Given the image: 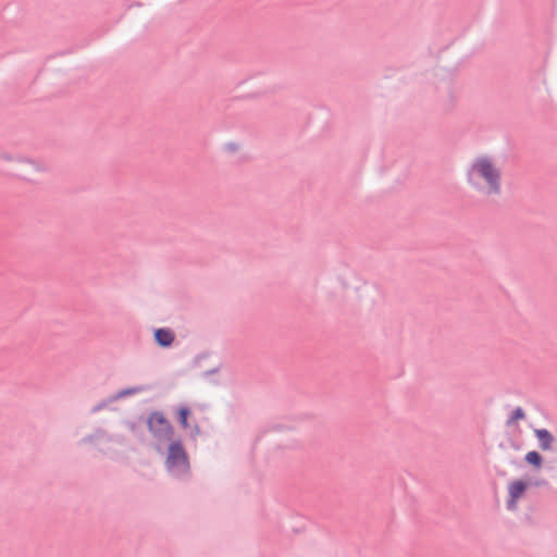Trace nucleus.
I'll return each mask as SVG.
<instances>
[{
	"label": "nucleus",
	"mask_w": 557,
	"mask_h": 557,
	"mask_svg": "<svg viewBox=\"0 0 557 557\" xmlns=\"http://www.w3.org/2000/svg\"><path fill=\"white\" fill-rule=\"evenodd\" d=\"M525 413L521 408H517L512 411L508 424H515L517 421L524 419Z\"/></svg>",
	"instance_id": "8"
},
{
	"label": "nucleus",
	"mask_w": 557,
	"mask_h": 557,
	"mask_svg": "<svg viewBox=\"0 0 557 557\" xmlns=\"http://www.w3.org/2000/svg\"><path fill=\"white\" fill-rule=\"evenodd\" d=\"M189 413H190L189 409H187L185 407H182L178 410L180 422L184 429L188 428L187 419H188Z\"/></svg>",
	"instance_id": "9"
},
{
	"label": "nucleus",
	"mask_w": 557,
	"mask_h": 557,
	"mask_svg": "<svg viewBox=\"0 0 557 557\" xmlns=\"http://www.w3.org/2000/svg\"><path fill=\"white\" fill-rule=\"evenodd\" d=\"M174 333L170 329H158L154 332V338L160 346L168 347L174 341Z\"/></svg>",
	"instance_id": "6"
},
{
	"label": "nucleus",
	"mask_w": 557,
	"mask_h": 557,
	"mask_svg": "<svg viewBox=\"0 0 557 557\" xmlns=\"http://www.w3.org/2000/svg\"><path fill=\"white\" fill-rule=\"evenodd\" d=\"M30 164H32V165H34V168H35L36 170H38V171H41V170L44 169V168H42V166H40L39 164H35V163H33V162H30Z\"/></svg>",
	"instance_id": "11"
},
{
	"label": "nucleus",
	"mask_w": 557,
	"mask_h": 557,
	"mask_svg": "<svg viewBox=\"0 0 557 557\" xmlns=\"http://www.w3.org/2000/svg\"><path fill=\"white\" fill-rule=\"evenodd\" d=\"M466 176L468 184L480 194L492 196L502 191V169L492 156L480 154L473 158Z\"/></svg>",
	"instance_id": "1"
},
{
	"label": "nucleus",
	"mask_w": 557,
	"mask_h": 557,
	"mask_svg": "<svg viewBox=\"0 0 557 557\" xmlns=\"http://www.w3.org/2000/svg\"><path fill=\"white\" fill-rule=\"evenodd\" d=\"M148 430L161 442L170 441L173 435V428L161 412H152L147 419Z\"/></svg>",
	"instance_id": "2"
},
{
	"label": "nucleus",
	"mask_w": 557,
	"mask_h": 557,
	"mask_svg": "<svg viewBox=\"0 0 557 557\" xmlns=\"http://www.w3.org/2000/svg\"><path fill=\"white\" fill-rule=\"evenodd\" d=\"M144 388L138 386V387H133V388H129V389H124V391H121L119 393V396L120 397H125V396H128V395H133V394H137V393H140L143 392Z\"/></svg>",
	"instance_id": "10"
},
{
	"label": "nucleus",
	"mask_w": 557,
	"mask_h": 557,
	"mask_svg": "<svg viewBox=\"0 0 557 557\" xmlns=\"http://www.w3.org/2000/svg\"><path fill=\"white\" fill-rule=\"evenodd\" d=\"M534 434L539 441V446L542 450H552L555 437L553 434L546 429H536L534 430Z\"/></svg>",
	"instance_id": "5"
},
{
	"label": "nucleus",
	"mask_w": 557,
	"mask_h": 557,
	"mask_svg": "<svg viewBox=\"0 0 557 557\" xmlns=\"http://www.w3.org/2000/svg\"><path fill=\"white\" fill-rule=\"evenodd\" d=\"M524 460L535 469H541L543 465L542 456L535 450L527 453Z\"/></svg>",
	"instance_id": "7"
},
{
	"label": "nucleus",
	"mask_w": 557,
	"mask_h": 557,
	"mask_svg": "<svg viewBox=\"0 0 557 557\" xmlns=\"http://www.w3.org/2000/svg\"><path fill=\"white\" fill-rule=\"evenodd\" d=\"M528 488V483L521 479L513 480L508 483V499L507 507L510 510H515L517 508L518 500L523 496Z\"/></svg>",
	"instance_id": "4"
},
{
	"label": "nucleus",
	"mask_w": 557,
	"mask_h": 557,
	"mask_svg": "<svg viewBox=\"0 0 557 557\" xmlns=\"http://www.w3.org/2000/svg\"><path fill=\"white\" fill-rule=\"evenodd\" d=\"M166 467L172 472H184L188 469L187 455L181 443H172L169 447Z\"/></svg>",
	"instance_id": "3"
}]
</instances>
